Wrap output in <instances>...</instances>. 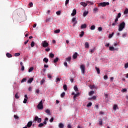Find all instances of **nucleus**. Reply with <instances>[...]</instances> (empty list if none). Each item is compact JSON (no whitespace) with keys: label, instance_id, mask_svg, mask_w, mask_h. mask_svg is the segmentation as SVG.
Wrapping results in <instances>:
<instances>
[{"label":"nucleus","instance_id":"obj_1","mask_svg":"<svg viewBox=\"0 0 128 128\" xmlns=\"http://www.w3.org/2000/svg\"><path fill=\"white\" fill-rule=\"evenodd\" d=\"M124 28H126V22H122L119 25L118 30V32H122Z\"/></svg>","mask_w":128,"mask_h":128},{"label":"nucleus","instance_id":"obj_2","mask_svg":"<svg viewBox=\"0 0 128 128\" xmlns=\"http://www.w3.org/2000/svg\"><path fill=\"white\" fill-rule=\"evenodd\" d=\"M110 6L109 2H100L98 4V6H102V8H104V6Z\"/></svg>","mask_w":128,"mask_h":128},{"label":"nucleus","instance_id":"obj_3","mask_svg":"<svg viewBox=\"0 0 128 128\" xmlns=\"http://www.w3.org/2000/svg\"><path fill=\"white\" fill-rule=\"evenodd\" d=\"M38 110H44V105L42 104V100H40L39 104L37 106Z\"/></svg>","mask_w":128,"mask_h":128},{"label":"nucleus","instance_id":"obj_4","mask_svg":"<svg viewBox=\"0 0 128 128\" xmlns=\"http://www.w3.org/2000/svg\"><path fill=\"white\" fill-rule=\"evenodd\" d=\"M80 68L81 70L82 74H84L86 72V66L84 64H81L80 66Z\"/></svg>","mask_w":128,"mask_h":128},{"label":"nucleus","instance_id":"obj_5","mask_svg":"<svg viewBox=\"0 0 128 128\" xmlns=\"http://www.w3.org/2000/svg\"><path fill=\"white\" fill-rule=\"evenodd\" d=\"M42 44L43 48H48V42H47L46 40L42 41Z\"/></svg>","mask_w":128,"mask_h":128},{"label":"nucleus","instance_id":"obj_6","mask_svg":"<svg viewBox=\"0 0 128 128\" xmlns=\"http://www.w3.org/2000/svg\"><path fill=\"white\" fill-rule=\"evenodd\" d=\"M34 120L35 122H38L40 124V122H42V118H38V116H36L34 118Z\"/></svg>","mask_w":128,"mask_h":128},{"label":"nucleus","instance_id":"obj_7","mask_svg":"<svg viewBox=\"0 0 128 128\" xmlns=\"http://www.w3.org/2000/svg\"><path fill=\"white\" fill-rule=\"evenodd\" d=\"M118 17H116L115 20H114V22L112 23V26H116L118 25Z\"/></svg>","mask_w":128,"mask_h":128},{"label":"nucleus","instance_id":"obj_8","mask_svg":"<svg viewBox=\"0 0 128 128\" xmlns=\"http://www.w3.org/2000/svg\"><path fill=\"white\" fill-rule=\"evenodd\" d=\"M109 50L111 51V52H114V50H118V48H114V46H110L109 47Z\"/></svg>","mask_w":128,"mask_h":128},{"label":"nucleus","instance_id":"obj_9","mask_svg":"<svg viewBox=\"0 0 128 128\" xmlns=\"http://www.w3.org/2000/svg\"><path fill=\"white\" fill-rule=\"evenodd\" d=\"M80 4L84 6V8H86L88 6V4L86 2H80Z\"/></svg>","mask_w":128,"mask_h":128},{"label":"nucleus","instance_id":"obj_10","mask_svg":"<svg viewBox=\"0 0 128 128\" xmlns=\"http://www.w3.org/2000/svg\"><path fill=\"white\" fill-rule=\"evenodd\" d=\"M76 14V9L73 10L72 13L71 14V16H74Z\"/></svg>","mask_w":128,"mask_h":128},{"label":"nucleus","instance_id":"obj_11","mask_svg":"<svg viewBox=\"0 0 128 128\" xmlns=\"http://www.w3.org/2000/svg\"><path fill=\"white\" fill-rule=\"evenodd\" d=\"M26 126H27L28 128H30L32 126V122L30 121V122H28Z\"/></svg>","mask_w":128,"mask_h":128},{"label":"nucleus","instance_id":"obj_12","mask_svg":"<svg viewBox=\"0 0 128 128\" xmlns=\"http://www.w3.org/2000/svg\"><path fill=\"white\" fill-rule=\"evenodd\" d=\"M86 3L87 4V6L88 4H90L91 6H94V2H92L90 1H86Z\"/></svg>","mask_w":128,"mask_h":128},{"label":"nucleus","instance_id":"obj_13","mask_svg":"<svg viewBox=\"0 0 128 128\" xmlns=\"http://www.w3.org/2000/svg\"><path fill=\"white\" fill-rule=\"evenodd\" d=\"M88 11H84L83 13V16L85 18L86 16H88Z\"/></svg>","mask_w":128,"mask_h":128},{"label":"nucleus","instance_id":"obj_14","mask_svg":"<svg viewBox=\"0 0 128 128\" xmlns=\"http://www.w3.org/2000/svg\"><path fill=\"white\" fill-rule=\"evenodd\" d=\"M78 58V52H76L74 54H73V58L74 60H76Z\"/></svg>","mask_w":128,"mask_h":128},{"label":"nucleus","instance_id":"obj_15","mask_svg":"<svg viewBox=\"0 0 128 128\" xmlns=\"http://www.w3.org/2000/svg\"><path fill=\"white\" fill-rule=\"evenodd\" d=\"M80 28L84 29V28H86V24H84L81 26Z\"/></svg>","mask_w":128,"mask_h":128},{"label":"nucleus","instance_id":"obj_16","mask_svg":"<svg viewBox=\"0 0 128 128\" xmlns=\"http://www.w3.org/2000/svg\"><path fill=\"white\" fill-rule=\"evenodd\" d=\"M54 54L52 53H50L49 54V58H54Z\"/></svg>","mask_w":128,"mask_h":128},{"label":"nucleus","instance_id":"obj_17","mask_svg":"<svg viewBox=\"0 0 128 128\" xmlns=\"http://www.w3.org/2000/svg\"><path fill=\"white\" fill-rule=\"evenodd\" d=\"M66 60L68 62H70V61L72 60V57L70 56L66 58Z\"/></svg>","mask_w":128,"mask_h":128},{"label":"nucleus","instance_id":"obj_18","mask_svg":"<svg viewBox=\"0 0 128 128\" xmlns=\"http://www.w3.org/2000/svg\"><path fill=\"white\" fill-rule=\"evenodd\" d=\"M6 56H7V58H12V54L8 52L6 54Z\"/></svg>","mask_w":128,"mask_h":128},{"label":"nucleus","instance_id":"obj_19","mask_svg":"<svg viewBox=\"0 0 128 128\" xmlns=\"http://www.w3.org/2000/svg\"><path fill=\"white\" fill-rule=\"evenodd\" d=\"M43 62H46V64H48V58H44L43 59Z\"/></svg>","mask_w":128,"mask_h":128},{"label":"nucleus","instance_id":"obj_20","mask_svg":"<svg viewBox=\"0 0 128 128\" xmlns=\"http://www.w3.org/2000/svg\"><path fill=\"white\" fill-rule=\"evenodd\" d=\"M32 80H34V78H30L28 81V84H32Z\"/></svg>","mask_w":128,"mask_h":128},{"label":"nucleus","instance_id":"obj_21","mask_svg":"<svg viewBox=\"0 0 128 128\" xmlns=\"http://www.w3.org/2000/svg\"><path fill=\"white\" fill-rule=\"evenodd\" d=\"M84 36V32L82 31L80 33V34L79 36L80 38H82V36Z\"/></svg>","mask_w":128,"mask_h":128},{"label":"nucleus","instance_id":"obj_22","mask_svg":"<svg viewBox=\"0 0 128 128\" xmlns=\"http://www.w3.org/2000/svg\"><path fill=\"white\" fill-rule=\"evenodd\" d=\"M84 46L86 48H90V45L88 42H86Z\"/></svg>","mask_w":128,"mask_h":128},{"label":"nucleus","instance_id":"obj_23","mask_svg":"<svg viewBox=\"0 0 128 128\" xmlns=\"http://www.w3.org/2000/svg\"><path fill=\"white\" fill-rule=\"evenodd\" d=\"M64 126V125L62 124V123H60L58 124V128H63Z\"/></svg>","mask_w":128,"mask_h":128},{"label":"nucleus","instance_id":"obj_24","mask_svg":"<svg viewBox=\"0 0 128 128\" xmlns=\"http://www.w3.org/2000/svg\"><path fill=\"white\" fill-rule=\"evenodd\" d=\"M58 60H59V58H58V57L56 58L54 60L53 62H54V64H56V63L58 62Z\"/></svg>","mask_w":128,"mask_h":128},{"label":"nucleus","instance_id":"obj_25","mask_svg":"<svg viewBox=\"0 0 128 128\" xmlns=\"http://www.w3.org/2000/svg\"><path fill=\"white\" fill-rule=\"evenodd\" d=\"M45 82H46V80L44 78L42 79L40 82L41 86H42V84H44Z\"/></svg>","mask_w":128,"mask_h":128},{"label":"nucleus","instance_id":"obj_26","mask_svg":"<svg viewBox=\"0 0 128 128\" xmlns=\"http://www.w3.org/2000/svg\"><path fill=\"white\" fill-rule=\"evenodd\" d=\"M94 94V92L92 90V91H90V92H89V93H88V96H92V94Z\"/></svg>","mask_w":128,"mask_h":128},{"label":"nucleus","instance_id":"obj_27","mask_svg":"<svg viewBox=\"0 0 128 128\" xmlns=\"http://www.w3.org/2000/svg\"><path fill=\"white\" fill-rule=\"evenodd\" d=\"M93 11L96 14V12H98V8H94Z\"/></svg>","mask_w":128,"mask_h":128},{"label":"nucleus","instance_id":"obj_28","mask_svg":"<svg viewBox=\"0 0 128 128\" xmlns=\"http://www.w3.org/2000/svg\"><path fill=\"white\" fill-rule=\"evenodd\" d=\"M63 88L64 90H68V86H66V84H64L63 86Z\"/></svg>","mask_w":128,"mask_h":128},{"label":"nucleus","instance_id":"obj_29","mask_svg":"<svg viewBox=\"0 0 128 128\" xmlns=\"http://www.w3.org/2000/svg\"><path fill=\"white\" fill-rule=\"evenodd\" d=\"M96 70L97 72V74H100V69L98 68V67H96Z\"/></svg>","mask_w":128,"mask_h":128},{"label":"nucleus","instance_id":"obj_30","mask_svg":"<svg viewBox=\"0 0 128 128\" xmlns=\"http://www.w3.org/2000/svg\"><path fill=\"white\" fill-rule=\"evenodd\" d=\"M92 106V102H90L86 105L87 108H90V106Z\"/></svg>","mask_w":128,"mask_h":128},{"label":"nucleus","instance_id":"obj_31","mask_svg":"<svg viewBox=\"0 0 128 128\" xmlns=\"http://www.w3.org/2000/svg\"><path fill=\"white\" fill-rule=\"evenodd\" d=\"M74 89L75 90V92H78V86H74Z\"/></svg>","mask_w":128,"mask_h":128},{"label":"nucleus","instance_id":"obj_32","mask_svg":"<svg viewBox=\"0 0 128 128\" xmlns=\"http://www.w3.org/2000/svg\"><path fill=\"white\" fill-rule=\"evenodd\" d=\"M45 112H46V114H50V110L49 109H47L45 110Z\"/></svg>","mask_w":128,"mask_h":128},{"label":"nucleus","instance_id":"obj_33","mask_svg":"<svg viewBox=\"0 0 128 128\" xmlns=\"http://www.w3.org/2000/svg\"><path fill=\"white\" fill-rule=\"evenodd\" d=\"M80 96V93H77L76 94H75L74 96V99L75 100L76 98H77V96Z\"/></svg>","mask_w":128,"mask_h":128},{"label":"nucleus","instance_id":"obj_34","mask_svg":"<svg viewBox=\"0 0 128 128\" xmlns=\"http://www.w3.org/2000/svg\"><path fill=\"white\" fill-rule=\"evenodd\" d=\"M95 50H96V48H94L92 49H90V52H92V53L94 52Z\"/></svg>","mask_w":128,"mask_h":128},{"label":"nucleus","instance_id":"obj_35","mask_svg":"<svg viewBox=\"0 0 128 128\" xmlns=\"http://www.w3.org/2000/svg\"><path fill=\"white\" fill-rule=\"evenodd\" d=\"M90 28L91 30H96V26H94V25H92L91 26Z\"/></svg>","mask_w":128,"mask_h":128},{"label":"nucleus","instance_id":"obj_36","mask_svg":"<svg viewBox=\"0 0 128 128\" xmlns=\"http://www.w3.org/2000/svg\"><path fill=\"white\" fill-rule=\"evenodd\" d=\"M114 32H112V34H110L108 36L109 38H112L114 36Z\"/></svg>","mask_w":128,"mask_h":128},{"label":"nucleus","instance_id":"obj_37","mask_svg":"<svg viewBox=\"0 0 128 128\" xmlns=\"http://www.w3.org/2000/svg\"><path fill=\"white\" fill-rule=\"evenodd\" d=\"M44 126V124L43 123H40L38 125V128H42V126Z\"/></svg>","mask_w":128,"mask_h":128},{"label":"nucleus","instance_id":"obj_38","mask_svg":"<svg viewBox=\"0 0 128 128\" xmlns=\"http://www.w3.org/2000/svg\"><path fill=\"white\" fill-rule=\"evenodd\" d=\"M32 70H34V67H30L29 69H28V72H32Z\"/></svg>","mask_w":128,"mask_h":128},{"label":"nucleus","instance_id":"obj_39","mask_svg":"<svg viewBox=\"0 0 128 128\" xmlns=\"http://www.w3.org/2000/svg\"><path fill=\"white\" fill-rule=\"evenodd\" d=\"M99 124H100V126L102 125V119L100 118L99 120Z\"/></svg>","mask_w":128,"mask_h":128},{"label":"nucleus","instance_id":"obj_40","mask_svg":"<svg viewBox=\"0 0 128 128\" xmlns=\"http://www.w3.org/2000/svg\"><path fill=\"white\" fill-rule=\"evenodd\" d=\"M54 32H55V34H59V32H60V30L58 29V30H55L54 31Z\"/></svg>","mask_w":128,"mask_h":128},{"label":"nucleus","instance_id":"obj_41","mask_svg":"<svg viewBox=\"0 0 128 128\" xmlns=\"http://www.w3.org/2000/svg\"><path fill=\"white\" fill-rule=\"evenodd\" d=\"M116 108H118V105L117 104H114L113 106V110H116Z\"/></svg>","mask_w":128,"mask_h":128},{"label":"nucleus","instance_id":"obj_42","mask_svg":"<svg viewBox=\"0 0 128 128\" xmlns=\"http://www.w3.org/2000/svg\"><path fill=\"white\" fill-rule=\"evenodd\" d=\"M46 120H48V118H45V119L44 121V124H46Z\"/></svg>","mask_w":128,"mask_h":128},{"label":"nucleus","instance_id":"obj_43","mask_svg":"<svg viewBox=\"0 0 128 128\" xmlns=\"http://www.w3.org/2000/svg\"><path fill=\"white\" fill-rule=\"evenodd\" d=\"M76 18H72V22H76Z\"/></svg>","mask_w":128,"mask_h":128},{"label":"nucleus","instance_id":"obj_44","mask_svg":"<svg viewBox=\"0 0 128 128\" xmlns=\"http://www.w3.org/2000/svg\"><path fill=\"white\" fill-rule=\"evenodd\" d=\"M30 46H31V48H34V41H32L31 42Z\"/></svg>","mask_w":128,"mask_h":128},{"label":"nucleus","instance_id":"obj_45","mask_svg":"<svg viewBox=\"0 0 128 128\" xmlns=\"http://www.w3.org/2000/svg\"><path fill=\"white\" fill-rule=\"evenodd\" d=\"M124 14H128V9L126 8L124 12Z\"/></svg>","mask_w":128,"mask_h":128},{"label":"nucleus","instance_id":"obj_46","mask_svg":"<svg viewBox=\"0 0 128 128\" xmlns=\"http://www.w3.org/2000/svg\"><path fill=\"white\" fill-rule=\"evenodd\" d=\"M56 14L57 16H60V14H62V12L58 10L56 12Z\"/></svg>","mask_w":128,"mask_h":128},{"label":"nucleus","instance_id":"obj_47","mask_svg":"<svg viewBox=\"0 0 128 128\" xmlns=\"http://www.w3.org/2000/svg\"><path fill=\"white\" fill-rule=\"evenodd\" d=\"M20 56V52L15 53L14 56Z\"/></svg>","mask_w":128,"mask_h":128},{"label":"nucleus","instance_id":"obj_48","mask_svg":"<svg viewBox=\"0 0 128 128\" xmlns=\"http://www.w3.org/2000/svg\"><path fill=\"white\" fill-rule=\"evenodd\" d=\"M64 96H66V93L64 92H62V94H60L61 98H64Z\"/></svg>","mask_w":128,"mask_h":128},{"label":"nucleus","instance_id":"obj_49","mask_svg":"<svg viewBox=\"0 0 128 128\" xmlns=\"http://www.w3.org/2000/svg\"><path fill=\"white\" fill-rule=\"evenodd\" d=\"M26 82V78H24L22 79L21 82Z\"/></svg>","mask_w":128,"mask_h":128},{"label":"nucleus","instance_id":"obj_50","mask_svg":"<svg viewBox=\"0 0 128 128\" xmlns=\"http://www.w3.org/2000/svg\"><path fill=\"white\" fill-rule=\"evenodd\" d=\"M104 80H108V75H105V76H104Z\"/></svg>","mask_w":128,"mask_h":128},{"label":"nucleus","instance_id":"obj_51","mask_svg":"<svg viewBox=\"0 0 128 128\" xmlns=\"http://www.w3.org/2000/svg\"><path fill=\"white\" fill-rule=\"evenodd\" d=\"M15 98H20V96H18V93H16V94H15Z\"/></svg>","mask_w":128,"mask_h":128},{"label":"nucleus","instance_id":"obj_52","mask_svg":"<svg viewBox=\"0 0 128 128\" xmlns=\"http://www.w3.org/2000/svg\"><path fill=\"white\" fill-rule=\"evenodd\" d=\"M122 16V14H120V12H119L116 16V18H120V16Z\"/></svg>","mask_w":128,"mask_h":128},{"label":"nucleus","instance_id":"obj_53","mask_svg":"<svg viewBox=\"0 0 128 128\" xmlns=\"http://www.w3.org/2000/svg\"><path fill=\"white\" fill-rule=\"evenodd\" d=\"M45 50H46V52H50V48L48 47L45 49Z\"/></svg>","mask_w":128,"mask_h":128},{"label":"nucleus","instance_id":"obj_54","mask_svg":"<svg viewBox=\"0 0 128 128\" xmlns=\"http://www.w3.org/2000/svg\"><path fill=\"white\" fill-rule=\"evenodd\" d=\"M27 102H28V98H24V100L23 101L24 104H26Z\"/></svg>","mask_w":128,"mask_h":128},{"label":"nucleus","instance_id":"obj_55","mask_svg":"<svg viewBox=\"0 0 128 128\" xmlns=\"http://www.w3.org/2000/svg\"><path fill=\"white\" fill-rule=\"evenodd\" d=\"M56 82H60V78H56Z\"/></svg>","mask_w":128,"mask_h":128},{"label":"nucleus","instance_id":"obj_56","mask_svg":"<svg viewBox=\"0 0 128 128\" xmlns=\"http://www.w3.org/2000/svg\"><path fill=\"white\" fill-rule=\"evenodd\" d=\"M64 66H66V68H68V62H64Z\"/></svg>","mask_w":128,"mask_h":128},{"label":"nucleus","instance_id":"obj_57","mask_svg":"<svg viewBox=\"0 0 128 128\" xmlns=\"http://www.w3.org/2000/svg\"><path fill=\"white\" fill-rule=\"evenodd\" d=\"M98 32H102V27H98Z\"/></svg>","mask_w":128,"mask_h":128},{"label":"nucleus","instance_id":"obj_58","mask_svg":"<svg viewBox=\"0 0 128 128\" xmlns=\"http://www.w3.org/2000/svg\"><path fill=\"white\" fill-rule=\"evenodd\" d=\"M68 2H70V0H66L65 2L66 6V4H68Z\"/></svg>","mask_w":128,"mask_h":128},{"label":"nucleus","instance_id":"obj_59","mask_svg":"<svg viewBox=\"0 0 128 128\" xmlns=\"http://www.w3.org/2000/svg\"><path fill=\"white\" fill-rule=\"evenodd\" d=\"M125 68H128V62L126 63L124 65Z\"/></svg>","mask_w":128,"mask_h":128},{"label":"nucleus","instance_id":"obj_60","mask_svg":"<svg viewBox=\"0 0 128 128\" xmlns=\"http://www.w3.org/2000/svg\"><path fill=\"white\" fill-rule=\"evenodd\" d=\"M50 122H54V117H52L50 120Z\"/></svg>","mask_w":128,"mask_h":128},{"label":"nucleus","instance_id":"obj_61","mask_svg":"<svg viewBox=\"0 0 128 128\" xmlns=\"http://www.w3.org/2000/svg\"><path fill=\"white\" fill-rule=\"evenodd\" d=\"M48 78H52V75L50 74H48Z\"/></svg>","mask_w":128,"mask_h":128},{"label":"nucleus","instance_id":"obj_62","mask_svg":"<svg viewBox=\"0 0 128 128\" xmlns=\"http://www.w3.org/2000/svg\"><path fill=\"white\" fill-rule=\"evenodd\" d=\"M127 90H126V88H124V89H122V92H126Z\"/></svg>","mask_w":128,"mask_h":128},{"label":"nucleus","instance_id":"obj_63","mask_svg":"<svg viewBox=\"0 0 128 128\" xmlns=\"http://www.w3.org/2000/svg\"><path fill=\"white\" fill-rule=\"evenodd\" d=\"M105 46L108 48V46H110V43H106V44H105Z\"/></svg>","mask_w":128,"mask_h":128},{"label":"nucleus","instance_id":"obj_64","mask_svg":"<svg viewBox=\"0 0 128 128\" xmlns=\"http://www.w3.org/2000/svg\"><path fill=\"white\" fill-rule=\"evenodd\" d=\"M68 128H72V125L70 124H69L68 126H67Z\"/></svg>","mask_w":128,"mask_h":128}]
</instances>
